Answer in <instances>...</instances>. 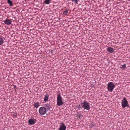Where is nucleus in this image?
<instances>
[{"label": "nucleus", "mask_w": 130, "mask_h": 130, "mask_svg": "<svg viewBox=\"0 0 130 130\" xmlns=\"http://www.w3.org/2000/svg\"><path fill=\"white\" fill-rule=\"evenodd\" d=\"M11 130V129H8V130Z\"/></svg>", "instance_id": "nucleus-21"}, {"label": "nucleus", "mask_w": 130, "mask_h": 130, "mask_svg": "<svg viewBox=\"0 0 130 130\" xmlns=\"http://www.w3.org/2000/svg\"><path fill=\"white\" fill-rule=\"evenodd\" d=\"M60 124L61 125H60L58 130H66V127L64 124L63 123H61Z\"/></svg>", "instance_id": "nucleus-6"}, {"label": "nucleus", "mask_w": 130, "mask_h": 130, "mask_svg": "<svg viewBox=\"0 0 130 130\" xmlns=\"http://www.w3.org/2000/svg\"><path fill=\"white\" fill-rule=\"evenodd\" d=\"M121 106L123 108L129 106L128 103L125 97H124L122 100Z\"/></svg>", "instance_id": "nucleus-3"}, {"label": "nucleus", "mask_w": 130, "mask_h": 130, "mask_svg": "<svg viewBox=\"0 0 130 130\" xmlns=\"http://www.w3.org/2000/svg\"><path fill=\"white\" fill-rule=\"evenodd\" d=\"M33 105L35 107L37 108L40 106L39 103L38 102L34 103Z\"/></svg>", "instance_id": "nucleus-10"}, {"label": "nucleus", "mask_w": 130, "mask_h": 130, "mask_svg": "<svg viewBox=\"0 0 130 130\" xmlns=\"http://www.w3.org/2000/svg\"><path fill=\"white\" fill-rule=\"evenodd\" d=\"M35 120V121L32 119H29L28 121L29 124L30 125L34 124L36 122V120Z\"/></svg>", "instance_id": "nucleus-7"}, {"label": "nucleus", "mask_w": 130, "mask_h": 130, "mask_svg": "<svg viewBox=\"0 0 130 130\" xmlns=\"http://www.w3.org/2000/svg\"><path fill=\"white\" fill-rule=\"evenodd\" d=\"M4 43V41L3 39L1 37H0V45L3 44Z\"/></svg>", "instance_id": "nucleus-14"}, {"label": "nucleus", "mask_w": 130, "mask_h": 130, "mask_svg": "<svg viewBox=\"0 0 130 130\" xmlns=\"http://www.w3.org/2000/svg\"><path fill=\"white\" fill-rule=\"evenodd\" d=\"M116 86L112 82H109L107 85V89L108 91L112 92Z\"/></svg>", "instance_id": "nucleus-2"}, {"label": "nucleus", "mask_w": 130, "mask_h": 130, "mask_svg": "<svg viewBox=\"0 0 130 130\" xmlns=\"http://www.w3.org/2000/svg\"><path fill=\"white\" fill-rule=\"evenodd\" d=\"M4 23L6 24L9 25L11 24L12 21L9 19H6L4 21Z\"/></svg>", "instance_id": "nucleus-8"}, {"label": "nucleus", "mask_w": 130, "mask_h": 130, "mask_svg": "<svg viewBox=\"0 0 130 130\" xmlns=\"http://www.w3.org/2000/svg\"><path fill=\"white\" fill-rule=\"evenodd\" d=\"M83 108L85 109L89 110L90 109V106L89 103L86 101L85 100L82 103Z\"/></svg>", "instance_id": "nucleus-4"}, {"label": "nucleus", "mask_w": 130, "mask_h": 130, "mask_svg": "<svg viewBox=\"0 0 130 130\" xmlns=\"http://www.w3.org/2000/svg\"><path fill=\"white\" fill-rule=\"evenodd\" d=\"M68 9H66V10L63 11V14L64 15H66L68 13Z\"/></svg>", "instance_id": "nucleus-15"}, {"label": "nucleus", "mask_w": 130, "mask_h": 130, "mask_svg": "<svg viewBox=\"0 0 130 130\" xmlns=\"http://www.w3.org/2000/svg\"><path fill=\"white\" fill-rule=\"evenodd\" d=\"M107 51L108 52L110 53H112L114 52L113 49V48L109 47L107 48Z\"/></svg>", "instance_id": "nucleus-9"}, {"label": "nucleus", "mask_w": 130, "mask_h": 130, "mask_svg": "<svg viewBox=\"0 0 130 130\" xmlns=\"http://www.w3.org/2000/svg\"><path fill=\"white\" fill-rule=\"evenodd\" d=\"M78 108H83L82 103H80V104L79 105Z\"/></svg>", "instance_id": "nucleus-18"}, {"label": "nucleus", "mask_w": 130, "mask_h": 130, "mask_svg": "<svg viewBox=\"0 0 130 130\" xmlns=\"http://www.w3.org/2000/svg\"><path fill=\"white\" fill-rule=\"evenodd\" d=\"M49 98V95L47 94H46L44 96V101L46 102L48 100Z\"/></svg>", "instance_id": "nucleus-11"}, {"label": "nucleus", "mask_w": 130, "mask_h": 130, "mask_svg": "<svg viewBox=\"0 0 130 130\" xmlns=\"http://www.w3.org/2000/svg\"><path fill=\"white\" fill-rule=\"evenodd\" d=\"M72 2H74L76 4H77L78 0H72Z\"/></svg>", "instance_id": "nucleus-19"}, {"label": "nucleus", "mask_w": 130, "mask_h": 130, "mask_svg": "<svg viewBox=\"0 0 130 130\" xmlns=\"http://www.w3.org/2000/svg\"><path fill=\"white\" fill-rule=\"evenodd\" d=\"M47 112L46 108L44 107H40L39 110V112L40 115H45Z\"/></svg>", "instance_id": "nucleus-5"}, {"label": "nucleus", "mask_w": 130, "mask_h": 130, "mask_svg": "<svg viewBox=\"0 0 130 130\" xmlns=\"http://www.w3.org/2000/svg\"><path fill=\"white\" fill-rule=\"evenodd\" d=\"M44 3L48 5L50 3V0H45Z\"/></svg>", "instance_id": "nucleus-16"}, {"label": "nucleus", "mask_w": 130, "mask_h": 130, "mask_svg": "<svg viewBox=\"0 0 130 130\" xmlns=\"http://www.w3.org/2000/svg\"><path fill=\"white\" fill-rule=\"evenodd\" d=\"M12 115L13 117H16L18 116V114L17 112H13L12 113Z\"/></svg>", "instance_id": "nucleus-17"}, {"label": "nucleus", "mask_w": 130, "mask_h": 130, "mask_svg": "<svg viewBox=\"0 0 130 130\" xmlns=\"http://www.w3.org/2000/svg\"><path fill=\"white\" fill-rule=\"evenodd\" d=\"M45 105L46 106H47V108H49L50 106L48 104H46Z\"/></svg>", "instance_id": "nucleus-20"}, {"label": "nucleus", "mask_w": 130, "mask_h": 130, "mask_svg": "<svg viewBox=\"0 0 130 130\" xmlns=\"http://www.w3.org/2000/svg\"><path fill=\"white\" fill-rule=\"evenodd\" d=\"M57 104L58 106L62 105L63 104V102L62 100V98L60 93L57 94Z\"/></svg>", "instance_id": "nucleus-1"}, {"label": "nucleus", "mask_w": 130, "mask_h": 130, "mask_svg": "<svg viewBox=\"0 0 130 130\" xmlns=\"http://www.w3.org/2000/svg\"><path fill=\"white\" fill-rule=\"evenodd\" d=\"M7 3L11 6H12L13 5V4L12 3V2L10 0H8L7 1Z\"/></svg>", "instance_id": "nucleus-13"}, {"label": "nucleus", "mask_w": 130, "mask_h": 130, "mask_svg": "<svg viewBox=\"0 0 130 130\" xmlns=\"http://www.w3.org/2000/svg\"><path fill=\"white\" fill-rule=\"evenodd\" d=\"M126 64H124L123 65H121V66L120 67V68L123 70H125V69L126 68Z\"/></svg>", "instance_id": "nucleus-12"}]
</instances>
